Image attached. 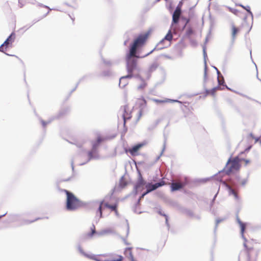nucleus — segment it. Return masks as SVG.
I'll use <instances>...</instances> for the list:
<instances>
[{
    "label": "nucleus",
    "instance_id": "f257e3e1",
    "mask_svg": "<svg viewBox=\"0 0 261 261\" xmlns=\"http://www.w3.org/2000/svg\"><path fill=\"white\" fill-rule=\"evenodd\" d=\"M148 34L149 33L148 32L144 34L139 35L130 44L129 49L126 53L125 57L126 67L128 74L120 78L119 83L120 88H124L128 83L127 80L133 77V71L137 68V60L147 57L155 50L156 48H153L143 56L139 55V49L145 43Z\"/></svg>",
    "mask_w": 261,
    "mask_h": 261
},
{
    "label": "nucleus",
    "instance_id": "f03ea898",
    "mask_svg": "<svg viewBox=\"0 0 261 261\" xmlns=\"http://www.w3.org/2000/svg\"><path fill=\"white\" fill-rule=\"evenodd\" d=\"M240 162V159L238 156H236L233 159L230 158L225 167L222 170L219 171L217 173L212 176L211 178H214L219 181H223L222 178L224 175H229L233 170L238 171L240 169L241 167Z\"/></svg>",
    "mask_w": 261,
    "mask_h": 261
},
{
    "label": "nucleus",
    "instance_id": "7ed1b4c3",
    "mask_svg": "<svg viewBox=\"0 0 261 261\" xmlns=\"http://www.w3.org/2000/svg\"><path fill=\"white\" fill-rule=\"evenodd\" d=\"M62 191L66 195V208L69 211H74L80 207L87 206L91 203L81 200L71 192L66 189H63Z\"/></svg>",
    "mask_w": 261,
    "mask_h": 261
},
{
    "label": "nucleus",
    "instance_id": "20e7f679",
    "mask_svg": "<svg viewBox=\"0 0 261 261\" xmlns=\"http://www.w3.org/2000/svg\"><path fill=\"white\" fill-rule=\"evenodd\" d=\"M236 221L239 224L240 227L241 228V234L242 239L244 241V243L243 244L244 247L245 249L246 252L247 256V261H254L255 260L257 256L258 255V251L257 250L254 249L252 247L249 248L248 247L246 242L247 241V239L245 237L244 233L245 232L246 224L244 222H243L239 218L238 215H237L236 217Z\"/></svg>",
    "mask_w": 261,
    "mask_h": 261
},
{
    "label": "nucleus",
    "instance_id": "39448f33",
    "mask_svg": "<svg viewBox=\"0 0 261 261\" xmlns=\"http://www.w3.org/2000/svg\"><path fill=\"white\" fill-rule=\"evenodd\" d=\"M103 140V139L100 136H98L96 141H93L92 142L91 150L88 151L87 152V155L88 156V160L86 162L80 163L79 164L80 166L84 165L93 159H99V155L98 152V148Z\"/></svg>",
    "mask_w": 261,
    "mask_h": 261
},
{
    "label": "nucleus",
    "instance_id": "423d86ee",
    "mask_svg": "<svg viewBox=\"0 0 261 261\" xmlns=\"http://www.w3.org/2000/svg\"><path fill=\"white\" fill-rule=\"evenodd\" d=\"M138 173V179L136 184L134 186L133 193L135 195H137L138 193V189L144 186L146 184V181L143 179L141 171L137 169Z\"/></svg>",
    "mask_w": 261,
    "mask_h": 261
},
{
    "label": "nucleus",
    "instance_id": "0eeeda50",
    "mask_svg": "<svg viewBox=\"0 0 261 261\" xmlns=\"http://www.w3.org/2000/svg\"><path fill=\"white\" fill-rule=\"evenodd\" d=\"M163 56L161 55L158 57H157L154 62L152 63L148 67V69L146 71H145V73L147 79H149L151 76V74L153 72L156 70V69L159 66V64L158 63L157 61L160 58V57Z\"/></svg>",
    "mask_w": 261,
    "mask_h": 261
},
{
    "label": "nucleus",
    "instance_id": "6e6552de",
    "mask_svg": "<svg viewBox=\"0 0 261 261\" xmlns=\"http://www.w3.org/2000/svg\"><path fill=\"white\" fill-rule=\"evenodd\" d=\"M188 180L187 177H185L184 181H181L179 183L172 181L170 186L171 190L172 192L180 190V189L184 188L185 186L188 184Z\"/></svg>",
    "mask_w": 261,
    "mask_h": 261
},
{
    "label": "nucleus",
    "instance_id": "1a4fd4ad",
    "mask_svg": "<svg viewBox=\"0 0 261 261\" xmlns=\"http://www.w3.org/2000/svg\"><path fill=\"white\" fill-rule=\"evenodd\" d=\"M241 180V176L238 174H236L234 176L229 178V181L235 190H239V182Z\"/></svg>",
    "mask_w": 261,
    "mask_h": 261
},
{
    "label": "nucleus",
    "instance_id": "9d476101",
    "mask_svg": "<svg viewBox=\"0 0 261 261\" xmlns=\"http://www.w3.org/2000/svg\"><path fill=\"white\" fill-rule=\"evenodd\" d=\"M77 249L79 252L84 256L86 257V258L96 260V261H100V259H98L96 256L93 254H88L87 253H86L83 249L81 245L80 244H79L77 246Z\"/></svg>",
    "mask_w": 261,
    "mask_h": 261
},
{
    "label": "nucleus",
    "instance_id": "9b49d317",
    "mask_svg": "<svg viewBox=\"0 0 261 261\" xmlns=\"http://www.w3.org/2000/svg\"><path fill=\"white\" fill-rule=\"evenodd\" d=\"M15 38V33L14 32H12L3 43V45H5V49L12 46V44L14 42Z\"/></svg>",
    "mask_w": 261,
    "mask_h": 261
},
{
    "label": "nucleus",
    "instance_id": "f8f14e48",
    "mask_svg": "<svg viewBox=\"0 0 261 261\" xmlns=\"http://www.w3.org/2000/svg\"><path fill=\"white\" fill-rule=\"evenodd\" d=\"M144 143H140L133 146L132 148L128 149H125V151L126 152H129L132 156H136L138 155L137 152L138 150L144 145Z\"/></svg>",
    "mask_w": 261,
    "mask_h": 261
},
{
    "label": "nucleus",
    "instance_id": "ddd939ff",
    "mask_svg": "<svg viewBox=\"0 0 261 261\" xmlns=\"http://www.w3.org/2000/svg\"><path fill=\"white\" fill-rule=\"evenodd\" d=\"M222 184L227 188V189L228 190V193H229V195H233L235 199L236 200H239V195L238 194H237V193L234 191V189H233L232 188V187L229 185H228V184H227L226 182V181H221Z\"/></svg>",
    "mask_w": 261,
    "mask_h": 261
},
{
    "label": "nucleus",
    "instance_id": "4468645a",
    "mask_svg": "<svg viewBox=\"0 0 261 261\" xmlns=\"http://www.w3.org/2000/svg\"><path fill=\"white\" fill-rule=\"evenodd\" d=\"M132 249H133V247H132L125 248L124 250V254L125 257L129 259V260L130 261H136L134 259V256L133 255V253L132 251Z\"/></svg>",
    "mask_w": 261,
    "mask_h": 261
},
{
    "label": "nucleus",
    "instance_id": "2eb2a0df",
    "mask_svg": "<svg viewBox=\"0 0 261 261\" xmlns=\"http://www.w3.org/2000/svg\"><path fill=\"white\" fill-rule=\"evenodd\" d=\"M67 111H68V110L67 109L66 111H64V110H62L61 111H60L59 114L58 115V116L56 117V118H60L61 116L64 115ZM55 118L54 117L53 119H51V120H49V121H45L43 120H42V119H40V122L42 124V125L43 126V128H45L46 125L49 123H50L51 121L54 119H55Z\"/></svg>",
    "mask_w": 261,
    "mask_h": 261
},
{
    "label": "nucleus",
    "instance_id": "dca6fc26",
    "mask_svg": "<svg viewBox=\"0 0 261 261\" xmlns=\"http://www.w3.org/2000/svg\"><path fill=\"white\" fill-rule=\"evenodd\" d=\"M103 200L99 202L98 201H95L94 202H93V203H99V207L97 210V214H99V216L98 217V216H96L95 219L96 220V223H97L99 221V219L102 218V205L103 204Z\"/></svg>",
    "mask_w": 261,
    "mask_h": 261
},
{
    "label": "nucleus",
    "instance_id": "f3484780",
    "mask_svg": "<svg viewBox=\"0 0 261 261\" xmlns=\"http://www.w3.org/2000/svg\"><path fill=\"white\" fill-rule=\"evenodd\" d=\"M202 50H203V57H204V82L207 80V66L206 65V58H207V54L206 52V47L205 46H203L202 47Z\"/></svg>",
    "mask_w": 261,
    "mask_h": 261
},
{
    "label": "nucleus",
    "instance_id": "a211bd4d",
    "mask_svg": "<svg viewBox=\"0 0 261 261\" xmlns=\"http://www.w3.org/2000/svg\"><path fill=\"white\" fill-rule=\"evenodd\" d=\"M115 231L111 228H106L97 232L96 235L98 237H101L108 234H114Z\"/></svg>",
    "mask_w": 261,
    "mask_h": 261
},
{
    "label": "nucleus",
    "instance_id": "6ab92c4d",
    "mask_svg": "<svg viewBox=\"0 0 261 261\" xmlns=\"http://www.w3.org/2000/svg\"><path fill=\"white\" fill-rule=\"evenodd\" d=\"M181 14H180L179 13L173 12V13L172 14V20L171 23V26L173 25L174 24H176L178 23Z\"/></svg>",
    "mask_w": 261,
    "mask_h": 261
},
{
    "label": "nucleus",
    "instance_id": "aec40b11",
    "mask_svg": "<svg viewBox=\"0 0 261 261\" xmlns=\"http://www.w3.org/2000/svg\"><path fill=\"white\" fill-rule=\"evenodd\" d=\"M146 101L144 99V98L143 97L142 101L139 103V111L138 112V119H140V117L142 115L143 110L146 107Z\"/></svg>",
    "mask_w": 261,
    "mask_h": 261
},
{
    "label": "nucleus",
    "instance_id": "412c9836",
    "mask_svg": "<svg viewBox=\"0 0 261 261\" xmlns=\"http://www.w3.org/2000/svg\"><path fill=\"white\" fill-rule=\"evenodd\" d=\"M146 189L147 191V193H150L151 192L157 189V188L155 186V183L152 184L151 182H148L146 185Z\"/></svg>",
    "mask_w": 261,
    "mask_h": 261
},
{
    "label": "nucleus",
    "instance_id": "4be33fe9",
    "mask_svg": "<svg viewBox=\"0 0 261 261\" xmlns=\"http://www.w3.org/2000/svg\"><path fill=\"white\" fill-rule=\"evenodd\" d=\"M114 75V72L113 71L109 69L108 70H103L100 74L99 76L102 77H111Z\"/></svg>",
    "mask_w": 261,
    "mask_h": 261
},
{
    "label": "nucleus",
    "instance_id": "5701e85b",
    "mask_svg": "<svg viewBox=\"0 0 261 261\" xmlns=\"http://www.w3.org/2000/svg\"><path fill=\"white\" fill-rule=\"evenodd\" d=\"M71 168H72V176H71L70 177L67 178H65V179H63L61 180V181H68L70 180H71L73 177L75 175V171H74V160L73 159H72L71 161Z\"/></svg>",
    "mask_w": 261,
    "mask_h": 261
},
{
    "label": "nucleus",
    "instance_id": "b1692460",
    "mask_svg": "<svg viewBox=\"0 0 261 261\" xmlns=\"http://www.w3.org/2000/svg\"><path fill=\"white\" fill-rule=\"evenodd\" d=\"M20 216L18 214H10L9 215V222L10 223L19 221Z\"/></svg>",
    "mask_w": 261,
    "mask_h": 261
},
{
    "label": "nucleus",
    "instance_id": "393cba45",
    "mask_svg": "<svg viewBox=\"0 0 261 261\" xmlns=\"http://www.w3.org/2000/svg\"><path fill=\"white\" fill-rule=\"evenodd\" d=\"M90 75H85L83 76L82 77H81L79 80L78 82L76 83L75 87L73 89H72L71 91L70 92L67 98H68L70 96V95L72 94V93L76 89V88H77V87H78L79 85L80 84V83L81 82H82V81H84L88 77L90 76Z\"/></svg>",
    "mask_w": 261,
    "mask_h": 261
},
{
    "label": "nucleus",
    "instance_id": "a878e982",
    "mask_svg": "<svg viewBox=\"0 0 261 261\" xmlns=\"http://www.w3.org/2000/svg\"><path fill=\"white\" fill-rule=\"evenodd\" d=\"M141 199L139 198L138 200L137 201L134 207H133V212L135 213L140 214L142 213L143 212L141 211H138V208H140V201Z\"/></svg>",
    "mask_w": 261,
    "mask_h": 261
},
{
    "label": "nucleus",
    "instance_id": "bb28decb",
    "mask_svg": "<svg viewBox=\"0 0 261 261\" xmlns=\"http://www.w3.org/2000/svg\"><path fill=\"white\" fill-rule=\"evenodd\" d=\"M35 2V0H18V4L20 8H22L26 3L34 4Z\"/></svg>",
    "mask_w": 261,
    "mask_h": 261
},
{
    "label": "nucleus",
    "instance_id": "cd10ccee",
    "mask_svg": "<svg viewBox=\"0 0 261 261\" xmlns=\"http://www.w3.org/2000/svg\"><path fill=\"white\" fill-rule=\"evenodd\" d=\"M97 231L95 230V227L94 224H92V226L91 227V232H88L86 236L87 237L89 238H91L93 237V236L95 234H96L97 233Z\"/></svg>",
    "mask_w": 261,
    "mask_h": 261
},
{
    "label": "nucleus",
    "instance_id": "c85d7f7f",
    "mask_svg": "<svg viewBox=\"0 0 261 261\" xmlns=\"http://www.w3.org/2000/svg\"><path fill=\"white\" fill-rule=\"evenodd\" d=\"M237 5L242 7L243 9H244L245 10H246V11L250 15L251 18L252 22H253V13L251 11L250 7L249 6H243L242 4H239V5Z\"/></svg>",
    "mask_w": 261,
    "mask_h": 261
},
{
    "label": "nucleus",
    "instance_id": "c756f323",
    "mask_svg": "<svg viewBox=\"0 0 261 261\" xmlns=\"http://www.w3.org/2000/svg\"><path fill=\"white\" fill-rule=\"evenodd\" d=\"M154 100L155 102H158V103H163V102H167V101H170V102H178V103H182V101H179V100H177V99L174 100V99H167V100H160V99H154Z\"/></svg>",
    "mask_w": 261,
    "mask_h": 261
},
{
    "label": "nucleus",
    "instance_id": "7c9ffc66",
    "mask_svg": "<svg viewBox=\"0 0 261 261\" xmlns=\"http://www.w3.org/2000/svg\"><path fill=\"white\" fill-rule=\"evenodd\" d=\"M232 27V40L234 41L236 38V35L239 32V30L238 28L236 27L233 24L231 25Z\"/></svg>",
    "mask_w": 261,
    "mask_h": 261
},
{
    "label": "nucleus",
    "instance_id": "2f4dec72",
    "mask_svg": "<svg viewBox=\"0 0 261 261\" xmlns=\"http://www.w3.org/2000/svg\"><path fill=\"white\" fill-rule=\"evenodd\" d=\"M127 185V181L124 179V176H122L119 181V186L121 188H124Z\"/></svg>",
    "mask_w": 261,
    "mask_h": 261
},
{
    "label": "nucleus",
    "instance_id": "473e14b6",
    "mask_svg": "<svg viewBox=\"0 0 261 261\" xmlns=\"http://www.w3.org/2000/svg\"><path fill=\"white\" fill-rule=\"evenodd\" d=\"M164 39L166 40L171 41L173 39V35L171 33V30L170 29L167 34L166 35V36L164 37Z\"/></svg>",
    "mask_w": 261,
    "mask_h": 261
},
{
    "label": "nucleus",
    "instance_id": "72a5a7b5",
    "mask_svg": "<svg viewBox=\"0 0 261 261\" xmlns=\"http://www.w3.org/2000/svg\"><path fill=\"white\" fill-rule=\"evenodd\" d=\"M105 206L106 207L110 208L112 211H114V212H115L117 210V205L116 204L112 205V204H109L108 203H106L105 204Z\"/></svg>",
    "mask_w": 261,
    "mask_h": 261
},
{
    "label": "nucleus",
    "instance_id": "f704fd0d",
    "mask_svg": "<svg viewBox=\"0 0 261 261\" xmlns=\"http://www.w3.org/2000/svg\"><path fill=\"white\" fill-rule=\"evenodd\" d=\"M182 5V3L181 2H180L177 7L175 8V10L174 12L176 13H179L180 14H181V6Z\"/></svg>",
    "mask_w": 261,
    "mask_h": 261
},
{
    "label": "nucleus",
    "instance_id": "c9c22d12",
    "mask_svg": "<svg viewBox=\"0 0 261 261\" xmlns=\"http://www.w3.org/2000/svg\"><path fill=\"white\" fill-rule=\"evenodd\" d=\"M127 107V106H124V113L123 114V121H124V125L125 126V122H126V119H129L130 118V116H128L127 117H126L125 115V114L126 113V108Z\"/></svg>",
    "mask_w": 261,
    "mask_h": 261
},
{
    "label": "nucleus",
    "instance_id": "e433bc0d",
    "mask_svg": "<svg viewBox=\"0 0 261 261\" xmlns=\"http://www.w3.org/2000/svg\"><path fill=\"white\" fill-rule=\"evenodd\" d=\"M101 60L102 61L103 63L107 66H111L112 65H113V63L110 60H107L102 57H101Z\"/></svg>",
    "mask_w": 261,
    "mask_h": 261
},
{
    "label": "nucleus",
    "instance_id": "4c0bfd02",
    "mask_svg": "<svg viewBox=\"0 0 261 261\" xmlns=\"http://www.w3.org/2000/svg\"><path fill=\"white\" fill-rule=\"evenodd\" d=\"M40 219H41L40 218H37L35 219L31 220V221L28 220H24L22 222L21 225L29 224L34 222L38 220H39Z\"/></svg>",
    "mask_w": 261,
    "mask_h": 261
},
{
    "label": "nucleus",
    "instance_id": "58836bf2",
    "mask_svg": "<svg viewBox=\"0 0 261 261\" xmlns=\"http://www.w3.org/2000/svg\"><path fill=\"white\" fill-rule=\"evenodd\" d=\"M226 219V218H217L216 220V224H215V229H214V231L215 232L216 231V229H217V226H218V225L219 223L224 221L225 219Z\"/></svg>",
    "mask_w": 261,
    "mask_h": 261
},
{
    "label": "nucleus",
    "instance_id": "ea45409f",
    "mask_svg": "<svg viewBox=\"0 0 261 261\" xmlns=\"http://www.w3.org/2000/svg\"><path fill=\"white\" fill-rule=\"evenodd\" d=\"M5 45H3V43L2 44H1V45L0 46V51L2 52V53H3L4 54H5L7 56H15L16 57H17V56H15V55H10V54H9L8 53H6L5 52Z\"/></svg>",
    "mask_w": 261,
    "mask_h": 261
},
{
    "label": "nucleus",
    "instance_id": "a19ab883",
    "mask_svg": "<svg viewBox=\"0 0 261 261\" xmlns=\"http://www.w3.org/2000/svg\"><path fill=\"white\" fill-rule=\"evenodd\" d=\"M160 122L159 120H156L152 124H151L150 126L148 127V129L149 130H151L153 129L154 128L156 127V126L158 125L159 123Z\"/></svg>",
    "mask_w": 261,
    "mask_h": 261
},
{
    "label": "nucleus",
    "instance_id": "79ce46f5",
    "mask_svg": "<svg viewBox=\"0 0 261 261\" xmlns=\"http://www.w3.org/2000/svg\"><path fill=\"white\" fill-rule=\"evenodd\" d=\"M218 89L223 90V89H224V88H222L220 87L219 86L214 87L213 88L211 89V94L212 95H214L216 90Z\"/></svg>",
    "mask_w": 261,
    "mask_h": 261
},
{
    "label": "nucleus",
    "instance_id": "37998d69",
    "mask_svg": "<svg viewBox=\"0 0 261 261\" xmlns=\"http://www.w3.org/2000/svg\"><path fill=\"white\" fill-rule=\"evenodd\" d=\"M194 33V31L191 27H189L188 28L186 32V35L188 37H190Z\"/></svg>",
    "mask_w": 261,
    "mask_h": 261
},
{
    "label": "nucleus",
    "instance_id": "c03bdc74",
    "mask_svg": "<svg viewBox=\"0 0 261 261\" xmlns=\"http://www.w3.org/2000/svg\"><path fill=\"white\" fill-rule=\"evenodd\" d=\"M141 81L142 82V83L138 87V90L143 89L147 86V84L144 79H143V81Z\"/></svg>",
    "mask_w": 261,
    "mask_h": 261
},
{
    "label": "nucleus",
    "instance_id": "a18cd8bd",
    "mask_svg": "<svg viewBox=\"0 0 261 261\" xmlns=\"http://www.w3.org/2000/svg\"><path fill=\"white\" fill-rule=\"evenodd\" d=\"M155 184L158 189V188L161 187L163 186L164 185H165V182L163 179H161L159 182H155Z\"/></svg>",
    "mask_w": 261,
    "mask_h": 261
},
{
    "label": "nucleus",
    "instance_id": "49530a36",
    "mask_svg": "<svg viewBox=\"0 0 261 261\" xmlns=\"http://www.w3.org/2000/svg\"><path fill=\"white\" fill-rule=\"evenodd\" d=\"M217 81L219 86L220 85H222L224 87V85H226L223 76H222V80H221L219 78H217Z\"/></svg>",
    "mask_w": 261,
    "mask_h": 261
},
{
    "label": "nucleus",
    "instance_id": "de8ad7c7",
    "mask_svg": "<svg viewBox=\"0 0 261 261\" xmlns=\"http://www.w3.org/2000/svg\"><path fill=\"white\" fill-rule=\"evenodd\" d=\"M39 6H41V7H43L44 8H47L48 9V12L44 15V17H45L47 15V14L49 13V11L51 10H56L55 9H50L49 7L46 6V5H44L42 4H39ZM57 10H58V9H56ZM58 11H60L59 10H58Z\"/></svg>",
    "mask_w": 261,
    "mask_h": 261
},
{
    "label": "nucleus",
    "instance_id": "09e8293b",
    "mask_svg": "<svg viewBox=\"0 0 261 261\" xmlns=\"http://www.w3.org/2000/svg\"><path fill=\"white\" fill-rule=\"evenodd\" d=\"M248 176H249V174H248L247 177L246 178L243 179V180H241V186H245L246 185V184H247V182H248Z\"/></svg>",
    "mask_w": 261,
    "mask_h": 261
},
{
    "label": "nucleus",
    "instance_id": "8fccbe9b",
    "mask_svg": "<svg viewBox=\"0 0 261 261\" xmlns=\"http://www.w3.org/2000/svg\"><path fill=\"white\" fill-rule=\"evenodd\" d=\"M203 81H204L203 87L205 89V92L206 93V95L211 94V90H208V89H207L205 88V83H206V80L205 82H204V80Z\"/></svg>",
    "mask_w": 261,
    "mask_h": 261
},
{
    "label": "nucleus",
    "instance_id": "3c124183",
    "mask_svg": "<svg viewBox=\"0 0 261 261\" xmlns=\"http://www.w3.org/2000/svg\"><path fill=\"white\" fill-rule=\"evenodd\" d=\"M191 15L190 14V13H189V18H186V17H185L184 16H181V20L185 21L186 22H187V19H189V22H190V20H191Z\"/></svg>",
    "mask_w": 261,
    "mask_h": 261
},
{
    "label": "nucleus",
    "instance_id": "603ef678",
    "mask_svg": "<svg viewBox=\"0 0 261 261\" xmlns=\"http://www.w3.org/2000/svg\"><path fill=\"white\" fill-rule=\"evenodd\" d=\"M217 194H218V192L215 195V196H214L211 202V204H210V207H212L214 204V201L216 199V198L217 196Z\"/></svg>",
    "mask_w": 261,
    "mask_h": 261
},
{
    "label": "nucleus",
    "instance_id": "864d4df0",
    "mask_svg": "<svg viewBox=\"0 0 261 261\" xmlns=\"http://www.w3.org/2000/svg\"><path fill=\"white\" fill-rule=\"evenodd\" d=\"M126 225H127L126 237H127L129 234V224H128L127 220H126Z\"/></svg>",
    "mask_w": 261,
    "mask_h": 261
},
{
    "label": "nucleus",
    "instance_id": "5fc2aeb1",
    "mask_svg": "<svg viewBox=\"0 0 261 261\" xmlns=\"http://www.w3.org/2000/svg\"><path fill=\"white\" fill-rule=\"evenodd\" d=\"M133 77H135L136 79H139L140 81H143V79H144L139 74H134V76Z\"/></svg>",
    "mask_w": 261,
    "mask_h": 261
},
{
    "label": "nucleus",
    "instance_id": "6e6d98bb",
    "mask_svg": "<svg viewBox=\"0 0 261 261\" xmlns=\"http://www.w3.org/2000/svg\"><path fill=\"white\" fill-rule=\"evenodd\" d=\"M229 9L232 13H233L234 14H237V13L238 12V10L237 9H234L231 8H229Z\"/></svg>",
    "mask_w": 261,
    "mask_h": 261
},
{
    "label": "nucleus",
    "instance_id": "4d7b16f0",
    "mask_svg": "<svg viewBox=\"0 0 261 261\" xmlns=\"http://www.w3.org/2000/svg\"><path fill=\"white\" fill-rule=\"evenodd\" d=\"M121 239H122V240H123V241L124 243L126 245H130V243H129L126 241V238L122 237V238H121Z\"/></svg>",
    "mask_w": 261,
    "mask_h": 261
},
{
    "label": "nucleus",
    "instance_id": "13d9d810",
    "mask_svg": "<svg viewBox=\"0 0 261 261\" xmlns=\"http://www.w3.org/2000/svg\"><path fill=\"white\" fill-rule=\"evenodd\" d=\"M148 193H147V191L146 190V191H145L144 192H143V193L141 194V195L140 196V197H139V198H141V199H142V198H144V197L146 195H147V194H148Z\"/></svg>",
    "mask_w": 261,
    "mask_h": 261
},
{
    "label": "nucleus",
    "instance_id": "bf43d9fd",
    "mask_svg": "<svg viewBox=\"0 0 261 261\" xmlns=\"http://www.w3.org/2000/svg\"><path fill=\"white\" fill-rule=\"evenodd\" d=\"M158 213L161 215V216H163L164 217H165V218H166L168 217V215H167L166 214H165V213H163L161 211H159L158 212Z\"/></svg>",
    "mask_w": 261,
    "mask_h": 261
},
{
    "label": "nucleus",
    "instance_id": "052dcab7",
    "mask_svg": "<svg viewBox=\"0 0 261 261\" xmlns=\"http://www.w3.org/2000/svg\"><path fill=\"white\" fill-rule=\"evenodd\" d=\"M165 220H166V224L167 225V226L168 227V229H169V227H170V225H169V223L168 222V216L166 218H165Z\"/></svg>",
    "mask_w": 261,
    "mask_h": 261
},
{
    "label": "nucleus",
    "instance_id": "680f3d73",
    "mask_svg": "<svg viewBox=\"0 0 261 261\" xmlns=\"http://www.w3.org/2000/svg\"><path fill=\"white\" fill-rule=\"evenodd\" d=\"M165 40H165V39H164V38H163V39H162V40H161L159 42V43L156 45V46L154 48H156L158 45H160V44H162ZM156 49V48H155V49Z\"/></svg>",
    "mask_w": 261,
    "mask_h": 261
},
{
    "label": "nucleus",
    "instance_id": "e2e57ef3",
    "mask_svg": "<svg viewBox=\"0 0 261 261\" xmlns=\"http://www.w3.org/2000/svg\"><path fill=\"white\" fill-rule=\"evenodd\" d=\"M217 75H218V77L217 78H220V77H222V75L221 74V72H220V71L218 70V69H217Z\"/></svg>",
    "mask_w": 261,
    "mask_h": 261
},
{
    "label": "nucleus",
    "instance_id": "0e129e2a",
    "mask_svg": "<svg viewBox=\"0 0 261 261\" xmlns=\"http://www.w3.org/2000/svg\"><path fill=\"white\" fill-rule=\"evenodd\" d=\"M38 20H34L32 22V23L31 24L29 27L27 28V29H29L30 27H31L33 24H34L35 23H36Z\"/></svg>",
    "mask_w": 261,
    "mask_h": 261
},
{
    "label": "nucleus",
    "instance_id": "69168bd1",
    "mask_svg": "<svg viewBox=\"0 0 261 261\" xmlns=\"http://www.w3.org/2000/svg\"><path fill=\"white\" fill-rule=\"evenodd\" d=\"M38 20H34L32 22V23L31 24L29 27L27 28V29H29L30 27H31L33 24H34L35 23H36Z\"/></svg>",
    "mask_w": 261,
    "mask_h": 261
},
{
    "label": "nucleus",
    "instance_id": "338daca9",
    "mask_svg": "<svg viewBox=\"0 0 261 261\" xmlns=\"http://www.w3.org/2000/svg\"><path fill=\"white\" fill-rule=\"evenodd\" d=\"M189 23V19H187V22H185V24L183 25L182 30L185 29L187 25Z\"/></svg>",
    "mask_w": 261,
    "mask_h": 261
},
{
    "label": "nucleus",
    "instance_id": "774afa93",
    "mask_svg": "<svg viewBox=\"0 0 261 261\" xmlns=\"http://www.w3.org/2000/svg\"><path fill=\"white\" fill-rule=\"evenodd\" d=\"M188 214L191 217L194 216L193 213L191 211H188Z\"/></svg>",
    "mask_w": 261,
    "mask_h": 261
}]
</instances>
